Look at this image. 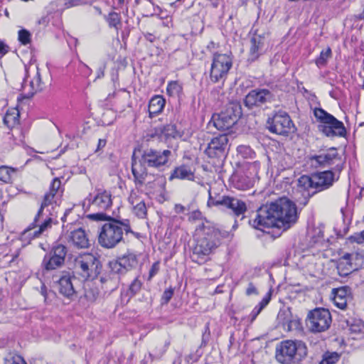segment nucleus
Returning a JSON list of instances; mask_svg holds the SVG:
<instances>
[{"label":"nucleus","mask_w":364,"mask_h":364,"mask_svg":"<svg viewBox=\"0 0 364 364\" xmlns=\"http://www.w3.org/2000/svg\"><path fill=\"white\" fill-rule=\"evenodd\" d=\"M298 218L296 204L284 197L261 206L257 210L255 218L249 220V224L262 231L264 228H272L287 230L297 222Z\"/></svg>","instance_id":"obj_1"},{"label":"nucleus","mask_w":364,"mask_h":364,"mask_svg":"<svg viewBox=\"0 0 364 364\" xmlns=\"http://www.w3.org/2000/svg\"><path fill=\"white\" fill-rule=\"evenodd\" d=\"M196 244L191 255V260L199 264L209 259V256L220 244V231L213 223L203 221L196 230Z\"/></svg>","instance_id":"obj_2"},{"label":"nucleus","mask_w":364,"mask_h":364,"mask_svg":"<svg viewBox=\"0 0 364 364\" xmlns=\"http://www.w3.org/2000/svg\"><path fill=\"white\" fill-rule=\"evenodd\" d=\"M196 244L191 255V260L199 264L209 259V256L220 244V231L213 223L203 221L196 230Z\"/></svg>","instance_id":"obj_3"},{"label":"nucleus","mask_w":364,"mask_h":364,"mask_svg":"<svg viewBox=\"0 0 364 364\" xmlns=\"http://www.w3.org/2000/svg\"><path fill=\"white\" fill-rule=\"evenodd\" d=\"M171 155V151L168 149L158 150L152 148L144 149L139 158L134 153L132 157V173L135 183L143 185L148 174L147 168L159 169L168 163Z\"/></svg>","instance_id":"obj_4"},{"label":"nucleus","mask_w":364,"mask_h":364,"mask_svg":"<svg viewBox=\"0 0 364 364\" xmlns=\"http://www.w3.org/2000/svg\"><path fill=\"white\" fill-rule=\"evenodd\" d=\"M133 232L129 220L110 218L101 227L98 242L104 248L112 249L123 240L124 233Z\"/></svg>","instance_id":"obj_5"},{"label":"nucleus","mask_w":364,"mask_h":364,"mask_svg":"<svg viewBox=\"0 0 364 364\" xmlns=\"http://www.w3.org/2000/svg\"><path fill=\"white\" fill-rule=\"evenodd\" d=\"M336 180L335 173L328 170L311 176L303 175L299 178L298 185L299 188L308 191V196L311 197L316 193L328 189Z\"/></svg>","instance_id":"obj_6"},{"label":"nucleus","mask_w":364,"mask_h":364,"mask_svg":"<svg viewBox=\"0 0 364 364\" xmlns=\"http://www.w3.org/2000/svg\"><path fill=\"white\" fill-rule=\"evenodd\" d=\"M306 355V346L301 341L286 340L282 341L276 348V359L282 364L298 363Z\"/></svg>","instance_id":"obj_7"},{"label":"nucleus","mask_w":364,"mask_h":364,"mask_svg":"<svg viewBox=\"0 0 364 364\" xmlns=\"http://www.w3.org/2000/svg\"><path fill=\"white\" fill-rule=\"evenodd\" d=\"M314 116L320 122L318 130L325 136L330 138L343 137L346 134V129L342 122L338 120L332 114L328 113L322 108H315Z\"/></svg>","instance_id":"obj_8"},{"label":"nucleus","mask_w":364,"mask_h":364,"mask_svg":"<svg viewBox=\"0 0 364 364\" xmlns=\"http://www.w3.org/2000/svg\"><path fill=\"white\" fill-rule=\"evenodd\" d=\"M309 162L315 168H325L334 166V170L340 173L343 168L344 159L335 147L318 151V154L310 156Z\"/></svg>","instance_id":"obj_9"},{"label":"nucleus","mask_w":364,"mask_h":364,"mask_svg":"<svg viewBox=\"0 0 364 364\" xmlns=\"http://www.w3.org/2000/svg\"><path fill=\"white\" fill-rule=\"evenodd\" d=\"M232 66L231 54L215 53L210 70V81L212 83H223Z\"/></svg>","instance_id":"obj_10"},{"label":"nucleus","mask_w":364,"mask_h":364,"mask_svg":"<svg viewBox=\"0 0 364 364\" xmlns=\"http://www.w3.org/2000/svg\"><path fill=\"white\" fill-rule=\"evenodd\" d=\"M75 268L84 279H97L102 269L99 259L93 254L78 256L75 260Z\"/></svg>","instance_id":"obj_11"},{"label":"nucleus","mask_w":364,"mask_h":364,"mask_svg":"<svg viewBox=\"0 0 364 364\" xmlns=\"http://www.w3.org/2000/svg\"><path fill=\"white\" fill-rule=\"evenodd\" d=\"M306 323L311 332L322 333L330 328L332 323L331 314L327 309L316 307L309 311Z\"/></svg>","instance_id":"obj_12"},{"label":"nucleus","mask_w":364,"mask_h":364,"mask_svg":"<svg viewBox=\"0 0 364 364\" xmlns=\"http://www.w3.org/2000/svg\"><path fill=\"white\" fill-rule=\"evenodd\" d=\"M267 128L271 133L282 136H288L296 130L289 115L281 110L268 118Z\"/></svg>","instance_id":"obj_13"},{"label":"nucleus","mask_w":364,"mask_h":364,"mask_svg":"<svg viewBox=\"0 0 364 364\" xmlns=\"http://www.w3.org/2000/svg\"><path fill=\"white\" fill-rule=\"evenodd\" d=\"M275 101L274 94L266 88L250 90L244 99V105L248 109L262 108Z\"/></svg>","instance_id":"obj_14"},{"label":"nucleus","mask_w":364,"mask_h":364,"mask_svg":"<svg viewBox=\"0 0 364 364\" xmlns=\"http://www.w3.org/2000/svg\"><path fill=\"white\" fill-rule=\"evenodd\" d=\"M67 255V247L61 244L53 245L43 259L42 267L46 270L50 271L61 267L65 263Z\"/></svg>","instance_id":"obj_15"},{"label":"nucleus","mask_w":364,"mask_h":364,"mask_svg":"<svg viewBox=\"0 0 364 364\" xmlns=\"http://www.w3.org/2000/svg\"><path fill=\"white\" fill-rule=\"evenodd\" d=\"M139 256V255L134 252L127 251L117 259L110 261L108 264L109 268L114 274H123L137 267Z\"/></svg>","instance_id":"obj_16"},{"label":"nucleus","mask_w":364,"mask_h":364,"mask_svg":"<svg viewBox=\"0 0 364 364\" xmlns=\"http://www.w3.org/2000/svg\"><path fill=\"white\" fill-rule=\"evenodd\" d=\"M85 200L95 210L107 211L112 206V195L110 191L101 188H95L93 193H90Z\"/></svg>","instance_id":"obj_17"},{"label":"nucleus","mask_w":364,"mask_h":364,"mask_svg":"<svg viewBox=\"0 0 364 364\" xmlns=\"http://www.w3.org/2000/svg\"><path fill=\"white\" fill-rule=\"evenodd\" d=\"M364 264V257L359 253H346L337 262L338 273L341 277H346L357 270Z\"/></svg>","instance_id":"obj_18"},{"label":"nucleus","mask_w":364,"mask_h":364,"mask_svg":"<svg viewBox=\"0 0 364 364\" xmlns=\"http://www.w3.org/2000/svg\"><path fill=\"white\" fill-rule=\"evenodd\" d=\"M229 138L226 134H220L211 139L205 150L209 158H225L228 152Z\"/></svg>","instance_id":"obj_19"},{"label":"nucleus","mask_w":364,"mask_h":364,"mask_svg":"<svg viewBox=\"0 0 364 364\" xmlns=\"http://www.w3.org/2000/svg\"><path fill=\"white\" fill-rule=\"evenodd\" d=\"M77 279L70 273L63 274L57 282L59 293L65 297L72 299L76 294L74 287V282Z\"/></svg>","instance_id":"obj_20"},{"label":"nucleus","mask_w":364,"mask_h":364,"mask_svg":"<svg viewBox=\"0 0 364 364\" xmlns=\"http://www.w3.org/2000/svg\"><path fill=\"white\" fill-rule=\"evenodd\" d=\"M264 35V33H257V31L253 33L250 39L248 61H255L263 53L265 41Z\"/></svg>","instance_id":"obj_21"},{"label":"nucleus","mask_w":364,"mask_h":364,"mask_svg":"<svg viewBox=\"0 0 364 364\" xmlns=\"http://www.w3.org/2000/svg\"><path fill=\"white\" fill-rule=\"evenodd\" d=\"M222 206L231 210L232 213L237 217L244 215L247 210L244 201L229 196H223Z\"/></svg>","instance_id":"obj_22"},{"label":"nucleus","mask_w":364,"mask_h":364,"mask_svg":"<svg viewBox=\"0 0 364 364\" xmlns=\"http://www.w3.org/2000/svg\"><path fill=\"white\" fill-rule=\"evenodd\" d=\"M68 240L77 249H85L90 246L87 235L81 228L71 230L68 235Z\"/></svg>","instance_id":"obj_23"},{"label":"nucleus","mask_w":364,"mask_h":364,"mask_svg":"<svg viewBox=\"0 0 364 364\" xmlns=\"http://www.w3.org/2000/svg\"><path fill=\"white\" fill-rule=\"evenodd\" d=\"M284 328L288 331L299 330L301 327V322L296 316H293L289 311H284L279 314Z\"/></svg>","instance_id":"obj_24"},{"label":"nucleus","mask_w":364,"mask_h":364,"mask_svg":"<svg viewBox=\"0 0 364 364\" xmlns=\"http://www.w3.org/2000/svg\"><path fill=\"white\" fill-rule=\"evenodd\" d=\"M37 222H38V220ZM52 223L53 219L50 217H47L45 220L39 225L38 230H34L33 232H31V231L38 225V223H36V225L35 227L30 225L29 227L22 232V240H26L31 235H32V238L38 237L48 228H51Z\"/></svg>","instance_id":"obj_25"},{"label":"nucleus","mask_w":364,"mask_h":364,"mask_svg":"<svg viewBox=\"0 0 364 364\" xmlns=\"http://www.w3.org/2000/svg\"><path fill=\"white\" fill-rule=\"evenodd\" d=\"M173 178L193 181L195 178L194 171L192 170L190 166L182 164L173 169L169 179L172 180Z\"/></svg>","instance_id":"obj_26"},{"label":"nucleus","mask_w":364,"mask_h":364,"mask_svg":"<svg viewBox=\"0 0 364 364\" xmlns=\"http://www.w3.org/2000/svg\"><path fill=\"white\" fill-rule=\"evenodd\" d=\"M166 100L161 95H155L152 97L149 103V117L152 118L154 116L161 113L165 106Z\"/></svg>","instance_id":"obj_27"},{"label":"nucleus","mask_w":364,"mask_h":364,"mask_svg":"<svg viewBox=\"0 0 364 364\" xmlns=\"http://www.w3.org/2000/svg\"><path fill=\"white\" fill-rule=\"evenodd\" d=\"M221 113L225 114L230 117V119L237 122L242 116V107L239 102L232 101L225 106V109L221 111Z\"/></svg>","instance_id":"obj_28"},{"label":"nucleus","mask_w":364,"mask_h":364,"mask_svg":"<svg viewBox=\"0 0 364 364\" xmlns=\"http://www.w3.org/2000/svg\"><path fill=\"white\" fill-rule=\"evenodd\" d=\"M22 87L23 90H26L27 87H30L29 93L31 95L42 90V81L38 66L36 67L35 77L29 81L28 77H26L23 82Z\"/></svg>","instance_id":"obj_29"},{"label":"nucleus","mask_w":364,"mask_h":364,"mask_svg":"<svg viewBox=\"0 0 364 364\" xmlns=\"http://www.w3.org/2000/svg\"><path fill=\"white\" fill-rule=\"evenodd\" d=\"M59 199L55 198L53 193H46L43 197V200L41 203V208L38 210L33 222L31 224L33 227H35L36 225V223L41 217L44 215V209L46 207H48L49 205H53V204L57 205L58 203Z\"/></svg>","instance_id":"obj_30"},{"label":"nucleus","mask_w":364,"mask_h":364,"mask_svg":"<svg viewBox=\"0 0 364 364\" xmlns=\"http://www.w3.org/2000/svg\"><path fill=\"white\" fill-rule=\"evenodd\" d=\"M333 291L334 304L341 309H346L347 307L348 289L346 287L335 289Z\"/></svg>","instance_id":"obj_31"},{"label":"nucleus","mask_w":364,"mask_h":364,"mask_svg":"<svg viewBox=\"0 0 364 364\" xmlns=\"http://www.w3.org/2000/svg\"><path fill=\"white\" fill-rule=\"evenodd\" d=\"M234 185L239 190H247L253 186L254 180L245 173H240L235 176Z\"/></svg>","instance_id":"obj_32"},{"label":"nucleus","mask_w":364,"mask_h":364,"mask_svg":"<svg viewBox=\"0 0 364 364\" xmlns=\"http://www.w3.org/2000/svg\"><path fill=\"white\" fill-rule=\"evenodd\" d=\"M236 122L230 119L229 117L225 114L220 113L218 117L214 120V126L222 131L229 130L235 125Z\"/></svg>","instance_id":"obj_33"},{"label":"nucleus","mask_w":364,"mask_h":364,"mask_svg":"<svg viewBox=\"0 0 364 364\" xmlns=\"http://www.w3.org/2000/svg\"><path fill=\"white\" fill-rule=\"evenodd\" d=\"M166 92L170 97H180L183 93V86L178 81H171L167 85Z\"/></svg>","instance_id":"obj_34"},{"label":"nucleus","mask_w":364,"mask_h":364,"mask_svg":"<svg viewBox=\"0 0 364 364\" xmlns=\"http://www.w3.org/2000/svg\"><path fill=\"white\" fill-rule=\"evenodd\" d=\"M104 18L107 22L109 27L114 28L117 31L122 26V20L119 14L112 11L108 15H105Z\"/></svg>","instance_id":"obj_35"},{"label":"nucleus","mask_w":364,"mask_h":364,"mask_svg":"<svg viewBox=\"0 0 364 364\" xmlns=\"http://www.w3.org/2000/svg\"><path fill=\"white\" fill-rule=\"evenodd\" d=\"M364 324L360 321H355L349 326L350 333L353 339L362 338L363 336Z\"/></svg>","instance_id":"obj_36"},{"label":"nucleus","mask_w":364,"mask_h":364,"mask_svg":"<svg viewBox=\"0 0 364 364\" xmlns=\"http://www.w3.org/2000/svg\"><path fill=\"white\" fill-rule=\"evenodd\" d=\"M331 49L329 47L323 50L315 60L316 65L318 68L324 67L327 64L328 60L331 57Z\"/></svg>","instance_id":"obj_37"},{"label":"nucleus","mask_w":364,"mask_h":364,"mask_svg":"<svg viewBox=\"0 0 364 364\" xmlns=\"http://www.w3.org/2000/svg\"><path fill=\"white\" fill-rule=\"evenodd\" d=\"M61 187V181L58 178H55L49 188V191L48 193H53V195L60 200L63 194V190L60 188Z\"/></svg>","instance_id":"obj_38"},{"label":"nucleus","mask_w":364,"mask_h":364,"mask_svg":"<svg viewBox=\"0 0 364 364\" xmlns=\"http://www.w3.org/2000/svg\"><path fill=\"white\" fill-rule=\"evenodd\" d=\"M170 343H171V342L168 340L165 342L164 346H157L155 350L154 351V353H149V357H150L151 360L153 361L155 359H160L164 355V353L166 352V350H168V348L170 346Z\"/></svg>","instance_id":"obj_39"},{"label":"nucleus","mask_w":364,"mask_h":364,"mask_svg":"<svg viewBox=\"0 0 364 364\" xmlns=\"http://www.w3.org/2000/svg\"><path fill=\"white\" fill-rule=\"evenodd\" d=\"M15 171L13 168L7 166H2L0 167V181L4 183H10L11 181V176L14 173Z\"/></svg>","instance_id":"obj_40"},{"label":"nucleus","mask_w":364,"mask_h":364,"mask_svg":"<svg viewBox=\"0 0 364 364\" xmlns=\"http://www.w3.org/2000/svg\"><path fill=\"white\" fill-rule=\"evenodd\" d=\"M161 134L166 137H176L178 135V132L175 124H167L159 128Z\"/></svg>","instance_id":"obj_41"},{"label":"nucleus","mask_w":364,"mask_h":364,"mask_svg":"<svg viewBox=\"0 0 364 364\" xmlns=\"http://www.w3.org/2000/svg\"><path fill=\"white\" fill-rule=\"evenodd\" d=\"M132 208L134 214L137 217L140 218H144L146 216L147 210L144 200L139 203H136V204L132 206Z\"/></svg>","instance_id":"obj_42"},{"label":"nucleus","mask_w":364,"mask_h":364,"mask_svg":"<svg viewBox=\"0 0 364 364\" xmlns=\"http://www.w3.org/2000/svg\"><path fill=\"white\" fill-rule=\"evenodd\" d=\"M340 355L338 353H326L323 355V359L320 362V364H334L338 361Z\"/></svg>","instance_id":"obj_43"},{"label":"nucleus","mask_w":364,"mask_h":364,"mask_svg":"<svg viewBox=\"0 0 364 364\" xmlns=\"http://www.w3.org/2000/svg\"><path fill=\"white\" fill-rule=\"evenodd\" d=\"M18 114L15 113L14 112H6L4 117V123L8 127H12L15 124H16L18 122Z\"/></svg>","instance_id":"obj_44"},{"label":"nucleus","mask_w":364,"mask_h":364,"mask_svg":"<svg viewBox=\"0 0 364 364\" xmlns=\"http://www.w3.org/2000/svg\"><path fill=\"white\" fill-rule=\"evenodd\" d=\"M237 151L244 158H252L255 154L253 150L246 145H240L237 148Z\"/></svg>","instance_id":"obj_45"},{"label":"nucleus","mask_w":364,"mask_h":364,"mask_svg":"<svg viewBox=\"0 0 364 364\" xmlns=\"http://www.w3.org/2000/svg\"><path fill=\"white\" fill-rule=\"evenodd\" d=\"M5 364H27L25 360L19 355H9L5 358Z\"/></svg>","instance_id":"obj_46"},{"label":"nucleus","mask_w":364,"mask_h":364,"mask_svg":"<svg viewBox=\"0 0 364 364\" xmlns=\"http://www.w3.org/2000/svg\"><path fill=\"white\" fill-rule=\"evenodd\" d=\"M99 295L100 291L97 287L85 289V296L88 301H95L98 298Z\"/></svg>","instance_id":"obj_47"},{"label":"nucleus","mask_w":364,"mask_h":364,"mask_svg":"<svg viewBox=\"0 0 364 364\" xmlns=\"http://www.w3.org/2000/svg\"><path fill=\"white\" fill-rule=\"evenodd\" d=\"M105 211H99V213L90 214L87 218L96 221H105L107 222L109 219L113 218L104 213Z\"/></svg>","instance_id":"obj_48"},{"label":"nucleus","mask_w":364,"mask_h":364,"mask_svg":"<svg viewBox=\"0 0 364 364\" xmlns=\"http://www.w3.org/2000/svg\"><path fill=\"white\" fill-rule=\"evenodd\" d=\"M18 41L23 45H27L31 42V33L26 29H21L18 31Z\"/></svg>","instance_id":"obj_49"},{"label":"nucleus","mask_w":364,"mask_h":364,"mask_svg":"<svg viewBox=\"0 0 364 364\" xmlns=\"http://www.w3.org/2000/svg\"><path fill=\"white\" fill-rule=\"evenodd\" d=\"M209 197L208 200L207 205L208 207L211 206H222L223 205V196H219L218 198L213 197L211 195V191L209 190L208 191Z\"/></svg>","instance_id":"obj_50"},{"label":"nucleus","mask_w":364,"mask_h":364,"mask_svg":"<svg viewBox=\"0 0 364 364\" xmlns=\"http://www.w3.org/2000/svg\"><path fill=\"white\" fill-rule=\"evenodd\" d=\"M173 294H174V288L170 287L169 288L166 289L162 294L161 304H167L171 299Z\"/></svg>","instance_id":"obj_51"},{"label":"nucleus","mask_w":364,"mask_h":364,"mask_svg":"<svg viewBox=\"0 0 364 364\" xmlns=\"http://www.w3.org/2000/svg\"><path fill=\"white\" fill-rule=\"evenodd\" d=\"M142 283L141 281L138 279V278H135L132 282L129 285V291L132 294V295H135L138 293L141 288Z\"/></svg>","instance_id":"obj_52"},{"label":"nucleus","mask_w":364,"mask_h":364,"mask_svg":"<svg viewBox=\"0 0 364 364\" xmlns=\"http://www.w3.org/2000/svg\"><path fill=\"white\" fill-rule=\"evenodd\" d=\"M41 294L44 297V301L46 303H49L51 301V298L54 296L55 293L52 291H48L45 286V284H42L41 287Z\"/></svg>","instance_id":"obj_53"},{"label":"nucleus","mask_w":364,"mask_h":364,"mask_svg":"<svg viewBox=\"0 0 364 364\" xmlns=\"http://www.w3.org/2000/svg\"><path fill=\"white\" fill-rule=\"evenodd\" d=\"M128 201L133 206L136 204V203L143 201V200L136 191H132L128 198Z\"/></svg>","instance_id":"obj_54"},{"label":"nucleus","mask_w":364,"mask_h":364,"mask_svg":"<svg viewBox=\"0 0 364 364\" xmlns=\"http://www.w3.org/2000/svg\"><path fill=\"white\" fill-rule=\"evenodd\" d=\"M348 240L351 242H356L358 244L363 243L364 242V230H363L358 233H355L353 235H350L348 237Z\"/></svg>","instance_id":"obj_55"},{"label":"nucleus","mask_w":364,"mask_h":364,"mask_svg":"<svg viewBox=\"0 0 364 364\" xmlns=\"http://www.w3.org/2000/svg\"><path fill=\"white\" fill-rule=\"evenodd\" d=\"M159 269L160 262L156 261L152 264L149 270L148 280H151L159 272Z\"/></svg>","instance_id":"obj_56"},{"label":"nucleus","mask_w":364,"mask_h":364,"mask_svg":"<svg viewBox=\"0 0 364 364\" xmlns=\"http://www.w3.org/2000/svg\"><path fill=\"white\" fill-rule=\"evenodd\" d=\"M271 299V292L269 291L267 294L263 297L262 301L259 303L256 306L261 311L269 303Z\"/></svg>","instance_id":"obj_57"},{"label":"nucleus","mask_w":364,"mask_h":364,"mask_svg":"<svg viewBox=\"0 0 364 364\" xmlns=\"http://www.w3.org/2000/svg\"><path fill=\"white\" fill-rule=\"evenodd\" d=\"M85 4L86 0H69L65 4V6L66 8H70Z\"/></svg>","instance_id":"obj_58"},{"label":"nucleus","mask_w":364,"mask_h":364,"mask_svg":"<svg viewBox=\"0 0 364 364\" xmlns=\"http://www.w3.org/2000/svg\"><path fill=\"white\" fill-rule=\"evenodd\" d=\"M246 295L251 296V295H257L258 294V291L256 288V287L253 284V283L250 282L248 284V287L246 289Z\"/></svg>","instance_id":"obj_59"},{"label":"nucleus","mask_w":364,"mask_h":364,"mask_svg":"<svg viewBox=\"0 0 364 364\" xmlns=\"http://www.w3.org/2000/svg\"><path fill=\"white\" fill-rule=\"evenodd\" d=\"M99 281L102 284V288L106 289L109 288V284L112 282L110 278L107 276L100 277Z\"/></svg>","instance_id":"obj_60"},{"label":"nucleus","mask_w":364,"mask_h":364,"mask_svg":"<svg viewBox=\"0 0 364 364\" xmlns=\"http://www.w3.org/2000/svg\"><path fill=\"white\" fill-rule=\"evenodd\" d=\"M202 218V213L199 210H194L191 212L189 215L188 220H200Z\"/></svg>","instance_id":"obj_61"},{"label":"nucleus","mask_w":364,"mask_h":364,"mask_svg":"<svg viewBox=\"0 0 364 364\" xmlns=\"http://www.w3.org/2000/svg\"><path fill=\"white\" fill-rule=\"evenodd\" d=\"M105 64H102L97 70V76L95 80L102 78L105 75Z\"/></svg>","instance_id":"obj_62"},{"label":"nucleus","mask_w":364,"mask_h":364,"mask_svg":"<svg viewBox=\"0 0 364 364\" xmlns=\"http://www.w3.org/2000/svg\"><path fill=\"white\" fill-rule=\"evenodd\" d=\"M262 311L255 306L250 314V321H254Z\"/></svg>","instance_id":"obj_63"},{"label":"nucleus","mask_w":364,"mask_h":364,"mask_svg":"<svg viewBox=\"0 0 364 364\" xmlns=\"http://www.w3.org/2000/svg\"><path fill=\"white\" fill-rule=\"evenodd\" d=\"M8 51H9V46L5 43L0 41V55H4L6 53H7Z\"/></svg>","instance_id":"obj_64"}]
</instances>
